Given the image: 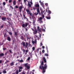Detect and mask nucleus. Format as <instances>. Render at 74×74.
I'll list each match as a JSON object with an SVG mask.
<instances>
[{"label": "nucleus", "mask_w": 74, "mask_h": 74, "mask_svg": "<svg viewBox=\"0 0 74 74\" xmlns=\"http://www.w3.org/2000/svg\"><path fill=\"white\" fill-rule=\"evenodd\" d=\"M47 63H45L44 65V62L42 61L41 64V65L39 66V68L41 70H42V73H45L46 71V69H47Z\"/></svg>", "instance_id": "1"}, {"label": "nucleus", "mask_w": 74, "mask_h": 74, "mask_svg": "<svg viewBox=\"0 0 74 74\" xmlns=\"http://www.w3.org/2000/svg\"><path fill=\"white\" fill-rule=\"evenodd\" d=\"M21 44L23 45V47H25V48H27L28 47V44L27 42H25L24 41L22 42Z\"/></svg>", "instance_id": "2"}, {"label": "nucleus", "mask_w": 74, "mask_h": 74, "mask_svg": "<svg viewBox=\"0 0 74 74\" xmlns=\"http://www.w3.org/2000/svg\"><path fill=\"white\" fill-rule=\"evenodd\" d=\"M42 17H40L38 18V21H39L40 23H43V21H42Z\"/></svg>", "instance_id": "3"}, {"label": "nucleus", "mask_w": 74, "mask_h": 74, "mask_svg": "<svg viewBox=\"0 0 74 74\" xmlns=\"http://www.w3.org/2000/svg\"><path fill=\"white\" fill-rule=\"evenodd\" d=\"M26 11L27 12V14H29L30 15H32L29 9H27L26 10Z\"/></svg>", "instance_id": "4"}, {"label": "nucleus", "mask_w": 74, "mask_h": 74, "mask_svg": "<svg viewBox=\"0 0 74 74\" xmlns=\"http://www.w3.org/2000/svg\"><path fill=\"white\" fill-rule=\"evenodd\" d=\"M32 43L33 44H37V39H35L34 41L32 40Z\"/></svg>", "instance_id": "5"}, {"label": "nucleus", "mask_w": 74, "mask_h": 74, "mask_svg": "<svg viewBox=\"0 0 74 74\" xmlns=\"http://www.w3.org/2000/svg\"><path fill=\"white\" fill-rule=\"evenodd\" d=\"M35 6L36 8H40V5L38 4H36L35 5Z\"/></svg>", "instance_id": "6"}, {"label": "nucleus", "mask_w": 74, "mask_h": 74, "mask_svg": "<svg viewBox=\"0 0 74 74\" xmlns=\"http://www.w3.org/2000/svg\"><path fill=\"white\" fill-rule=\"evenodd\" d=\"M2 20L3 21H5V20H7V18L5 17H2Z\"/></svg>", "instance_id": "7"}, {"label": "nucleus", "mask_w": 74, "mask_h": 74, "mask_svg": "<svg viewBox=\"0 0 74 74\" xmlns=\"http://www.w3.org/2000/svg\"><path fill=\"white\" fill-rule=\"evenodd\" d=\"M37 29L39 32H41V30L40 29V27H39V26H38L37 27Z\"/></svg>", "instance_id": "8"}, {"label": "nucleus", "mask_w": 74, "mask_h": 74, "mask_svg": "<svg viewBox=\"0 0 74 74\" xmlns=\"http://www.w3.org/2000/svg\"><path fill=\"white\" fill-rule=\"evenodd\" d=\"M40 8H37V13L38 14H39V15L41 14L40 13V10H39Z\"/></svg>", "instance_id": "9"}, {"label": "nucleus", "mask_w": 74, "mask_h": 74, "mask_svg": "<svg viewBox=\"0 0 74 74\" xmlns=\"http://www.w3.org/2000/svg\"><path fill=\"white\" fill-rule=\"evenodd\" d=\"M33 33L34 34H36L37 33V30L36 29H35V30L33 32Z\"/></svg>", "instance_id": "10"}, {"label": "nucleus", "mask_w": 74, "mask_h": 74, "mask_svg": "<svg viewBox=\"0 0 74 74\" xmlns=\"http://www.w3.org/2000/svg\"><path fill=\"white\" fill-rule=\"evenodd\" d=\"M45 27L44 26L42 27V32H45Z\"/></svg>", "instance_id": "11"}, {"label": "nucleus", "mask_w": 74, "mask_h": 74, "mask_svg": "<svg viewBox=\"0 0 74 74\" xmlns=\"http://www.w3.org/2000/svg\"><path fill=\"white\" fill-rule=\"evenodd\" d=\"M46 18L47 19H51V16H50V15H48V16H46Z\"/></svg>", "instance_id": "12"}, {"label": "nucleus", "mask_w": 74, "mask_h": 74, "mask_svg": "<svg viewBox=\"0 0 74 74\" xmlns=\"http://www.w3.org/2000/svg\"><path fill=\"white\" fill-rule=\"evenodd\" d=\"M10 66H13L14 65V62H12L10 64Z\"/></svg>", "instance_id": "13"}, {"label": "nucleus", "mask_w": 74, "mask_h": 74, "mask_svg": "<svg viewBox=\"0 0 74 74\" xmlns=\"http://www.w3.org/2000/svg\"><path fill=\"white\" fill-rule=\"evenodd\" d=\"M14 36L15 37H16L17 36H18V32H15V34H14Z\"/></svg>", "instance_id": "14"}, {"label": "nucleus", "mask_w": 74, "mask_h": 74, "mask_svg": "<svg viewBox=\"0 0 74 74\" xmlns=\"http://www.w3.org/2000/svg\"><path fill=\"white\" fill-rule=\"evenodd\" d=\"M7 40H8L9 41H11V38H10V37L9 36L7 37Z\"/></svg>", "instance_id": "15"}, {"label": "nucleus", "mask_w": 74, "mask_h": 74, "mask_svg": "<svg viewBox=\"0 0 74 74\" xmlns=\"http://www.w3.org/2000/svg\"><path fill=\"white\" fill-rule=\"evenodd\" d=\"M43 60L44 62V63H46L47 62V60H46V59L45 57L43 58Z\"/></svg>", "instance_id": "16"}, {"label": "nucleus", "mask_w": 74, "mask_h": 74, "mask_svg": "<svg viewBox=\"0 0 74 74\" xmlns=\"http://www.w3.org/2000/svg\"><path fill=\"white\" fill-rule=\"evenodd\" d=\"M4 54L3 53H0V57H1V56H4Z\"/></svg>", "instance_id": "17"}, {"label": "nucleus", "mask_w": 74, "mask_h": 74, "mask_svg": "<svg viewBox=\"0 0 74 74\" xmlns=\"http://www.w3.org/2000/svg\"><path fill=\"white\" fill-rule=\"evenodd\" d=\"M21 38L22 39V40H24L25 38H24V37L23 36H21Z\"/></svg>", "instance_id": "18"}, {"label": "nucleus", "mask_w": 74, "mask_h": 74, "mask_svg": "<svg viewBox=\"0 0 74 74\" xmlns=\"http://www.w3.org/2000/svg\"><path fill=\"white\" fill-rule=\"evenodd\" d=\"M28 5L29 7H31L32 5H31V4H30V2H28Z\"/></svg>", "instance_id": "19"}, {"label": "nucleus", "mask_w": 74, "mask_h": 74, "mask_svg": "<svg viewBox=\"0 0 74 74\" xmlns=\"http://www.w3.org/2000/svg\"><path fill=\"white\" fill-rule=\"evenodd\" d=\"M16 1L14 0L13 2V4L14 5H16Z\"/></svg>", "instance_id": "20"}, {"label": "nucleus", "mask_w": 74, "mask_h": 74, "mask_svg": "<svg viewBox=\"0 0 74 74\" xmlns=\"http://www.w3.org/2000/svg\"><path fill=\"white\" fill-rule=\"evenodd\" d=\"M18 62H19L20 63H22V62H23V60H18Z\"/></svg>", "instance_id": "21"}, {"label": "nucleus", "mask_w": 74, "mask_h": 74, "mask_svg": "<svg viewBox=\"0 0 74 74\" xmlns=\"http://www.w3.org/2000/svg\"><path fill=\"white\" fill-rule=\"evenodd\" d=\"M15 73L16 74H18V73H19V71H18V70L17 69L16 70Z\"/></svg>", "instance_id": "22"}, {"label": "nucleus", "mask_w": 74, "mask_h": 74, "mask_svg": "<svg viewBox=\"0 0 74 74\" xmlns=\"http://www.w3.org/2000/svg\"><path fill=\"white\" fill-rule=\"evenodd\" d=\"M48 15H49V14H51V11L49 10H48Z\"/></svg>", "instance_id": "23"}, {"label": "nucleus", "mask_w": 74, "mask_h": 74, "mask_svg": "<svg viewBox=\"0 0 74 74\" xmlns=\"http://www.w3.org/2000/svg\"><path fill=\"white\" fill-rule=\"evenodd\" d=\"M29 51V50H25V55H27V53L28 52V51Z\"/></svg>", "instance_id": "24"}, {"label": "nucleus", "mask_w": 74, "mask_h": 74, "mask_svg": "<svg viewBox=\"0 0 74 74\" xmlns=\"http://www.w3.org/2000/svg\"><path fill=\"white\" fill-rule=\"evenodd\" d=\"M27 64H28V63H27L25 64H24V66H25V67H27V66H28Z\"/></svg>", "instance_id": "25"}, {"label": "nucleus", "mask_w": 74, "mask_h": 74, "mask_svg": "<svg viewBox=\"0 0 74 74\" xmlns=\"http://www.w3.org/2000/svg\"><path fill=\"white\" fill-rule=\"evenodd\" d=\"M19 69H20V70H22V69H23V67L19 66Z\"/></svg>", "instance_id": "26"}, {"label": "nucleus", "mask_w": 74, "mask_h": 74, "mask_svg": "<svg viewBox=\"0 0 74 74\" xmlns=\"http://www.w3.org/2000/svg\"><path fill=\"white\" fill-rule=\"evenodd\" d=\"M38 14L37 12H36L34 13V15H35V16H37V15H38Z\"/></svg>", "instance_id": "27"}, {"label": "nucleus", "mask_w": 74, "mask_h": 74, "mask_svg": "<svg viewBox=\"0 0 74 74\" xmlns=\"http://www.w3.org/2000/svg\"><path fill=\"white\" fill-rule=\"evenodd\" d=\"M2 73H3V74H5V73H7V71H5V70L3 71L2 72Z\"/></svg>", "instance_id": "28"}, {"label": "nucleus", "mask_w": 74, "mask_h": 74, "mask_svg": "<svg viewBox=\"0 0 74 74\" xmlns=\"http://www.w3.org/2000/svg\"><path fill=\"white\" fill-rule=\"evenodd\" d=\"M28 25V23H26L25 25V27H27Z\"/></svg>", "instance_id": "29"}, {"label": "nucleus", "mask_w": 74, "mask_h": 74, "mask_svg": "<svg viewBox=\"0 0 74 74\" xmlns=\"http://www.w3.org/2000/svg\"><path fill=\"white\" fill-rule=\"evenodd\" d=\"M8 62H10L9 60H7L6 61V62H5V64H7V63H8Z\"/></svg>", "instance_id": "30"}, {"label": "nucleus", "mask_w": 74, "mask_h": 74, "mask_svg": "<svg viewBox=\"0 0 74 74\" xmlns=\"http://www.w3.org/2000/svg\"><path fill=\"white\" fill-rule=\"evenodd\" d=\"M27 69H30V67L28 65L27 67Z\"/></svg>", "instance_id": "31"}, {"label": "nucleus", "mask_w": 74, "mask_h": 74, "mask_svg": "<svg viewBox=\"0 0 74 74\" xmlns=\"http://www.w3.org/2000/svg\"><path fill=\"white\" fill-rule=\"evenodd\" d=\"M9 34L11 36H12V32H9Z\"/></svg>", "instance_id": "32"}, {"label": "nucleus", "mask_w": 74, "mask_h": 74, "mask_svg": "<svg viewBox=\"0 0 74 74\" xmlns=\"http://www.w3.org/2000/svg\"><path fill=\"white\" fill-rule=\"evenodd\" d=\"M22 26L23 27H25V25L24 24H23Z\"/></svg>", "instance_id": "33"}, {"label": "nucleus", "mask_w": 74, "mask_h": 74, "mask_svg": "<svg viewBox=\"0 0 74 74\" xmlns=\"http://www.w3.org/2000/svg\"><path fill=\"white\" fill-rule=\"evenodd\" d=\"M31 58L30 57H29L27 59V60H30V59Z\"/></svg>", "instance_id": "34"}, {"label": "nucleus", "mask_w": 74, "mask_h": 74, "mask_svg": "<svg viewBox=\"0 0 74 74\" xmlns=\"http://www.w3.org/2000/svg\"><path fill=\"white\" fill-rule=\"evenodd\" d=\"M19 9L20 10H22V6H20L19 7Z\"/></svg>", "instance_id": "35"}, {"label": "nucleus", "mask_w": 74, "mask_h": 74, "mask_svg": "<svg viewBox=\"0 0 74 74\" xmlns=\"http://www.w3.org/2000/svg\"><path fill=\"white\" fill-rule=\"evenodd\" d=\"M4 27V24H3V25H1V28H3V27Z\"/></svg>", "instance_id": "36"}, {"label": "nucleus", "mask_w": 74, "mask_h": 74, "mask_svg": "<svg viewBox=\"0 0 74 74\" xmlns=\"http://www.w3.org/2000/svg\"><path fill=\"white\" fill-rule=\"evenodd\" d=\"M32 50H33V51H34L35 50V47H34L32 48Z\"/></svg>", "instance_id": "37"}, {"label": "nucleus", "mask_w": 74, "mask_h": 74, "mask_svg": "<svg viewBox=\"0 0 74 74\" xmlns=\"http://www.w3.org/2000/svg\"><path fill=\"white\" fill-rule=\"evenodd\" d=\"M26 1H27V0H24V3L25 4H26Z\"/></svg>", "instance_id": "38"}, {"label": "nucleus", "mask_w": 74, "mask_h": 74, "mask_svg": "<svg viewBox=\"0 0 74 74\" xmlns=\"http://www.w3.org/2000/svg\"><path fill=\"white\" fill-rule=\"evenodd\" d=\"M22 71V69H18V72L19 73H20V72H21V71Z\"/></svg>", "instance_id": "39"}, {"label": "nucleus", "mask_w": 74, "mask_h": 74, "mask_svg": "<svg viewBox=\"0 0 74 74\" xmlns=\"http://www.w3.org/2000/svg\"><path fill=\"white\" fill-rule=\"evenodd\" d=\"M6 3L5 2H4L3 3V5H5L6 4Z\"/></svg>", "instance_id": "40"}, {"label": "nucleus", "mask_w": 74, "mask_h": 74, "mask_svg": "<svg viewBox=\"0 0 74 74\" xmlns=\"http://www.w3.org/2000/svg\"><path fill=\"white\" fill-rule=\"evenodd\" d=\"M9 52H10V53H12V50H9Z\"/></svg>", "instance_id": "41"}, {"label": "nucleus", "mask_w": 74, "mask_h": 74, "mask_svg": "<svg viewBox=\"0 0 74 74\" xmlns=\"http://www.w3.org/2000/svg\"><path fill=\"white\" fill-rule=\"evenodd\" d=\"M11 2H12V0H9V3H11Z\"/></svg>", "instance_id": "42"}, {"label": "nucleus", "mask_w": 74, "mask_h": 74, "mask_svg": "<svg viewBox=\"0 0 74 74\" xmlns=\"http://www.w3.org/2000/svg\"><path fill=\"white\" fill-rule=\"evenodd\" d=\"M45 56H48V54L47 53H45Z\"/></svg>", "instance_id": "43"}, {"label": "nucleus", "mask_w": 74, "mask_h": 74, "mask_svg": "<svg viewBox=\"0 0 74 74\" xmlns=\"http://www.w3.org/2000/svg\"><path fill=\"white\" fill-rule=\"evenodd\" d=\"M3 49L4 51V50H6V49H7V48H6L5 47L3 48Z\"/></svg>", "instance_id": "44"}, {"label": "nucleus", "mask_w": 74, "mask_h": 74, "mask_svg": "<svg viewBox=\"0 0 74 74\" xmlns=\"http://www.w3.org/2000/svg\"><path fill=\"white\" fill-rule=\"evenodd\" d=\"M42 53H44V52H45V50H44V49H43L42 50Z\"/></svg>", "instance_id": "45"}, {"label": "nucleus", "mask_w": 74, "mask_h": 74, "mask_svg": "<svg viewBox=\"0 0 74 74\" xmlns=\"http://www.w3.org/2000/svg\"><path fill=\"white\" fill-rule=\"evenodd\" d=\"M15 8H16V9L18 8V6L17 5H16V6H15Z\"/></svg>", "instance_id": "46"}, {"label": "nucleus", "mask_w": 74, "mask_h": 74, "mask_svg": "<svg viewBox=\"0 0 74 74\" xmlns=\"http://www.w3.org/2000/svg\"><path fill=\"white\" fill-rule=\"evenodd\" d=\"M46 48L48 53V47L47 46H46Z\"/></svg>", "instance_id": "47"}, {"label": "nucleus", "mask_w": 74, "mask_h": 74, "mask_svg": "<svg viewBox=\"0 0 74 74\" xmlns=\"http://www.w3.org/2000/svg\"><path fill=\"white\" fill-rule=\"evenodd\" d=\"M33 24H35V20H33Z\"/></svg>", "instance_id": "48"}, {"label": "nucleus", "mask_w": 74, "mask_h": 74, "mask_svg": "<svg viewBox=\"0 0 74 74\" xmlns=\"http://www.w3.org/2000/svg\"><path fill=\"white\" fill-rule=\"evenodd\" d=\"M4 37H7V34L5 33L4 35Z\"/></svg>", "instance_id": "49"}, {"label": "nucleus", "mask_w": 74, "mask_h": 74, "mask_svg": "<svg viewBox=\"0 0 74 74\" xmlns=\"http://www.w3.org/2000/svg\"><path fill=\"white\" fill-rule=\"evenodd\" d=\"M45 5H46V6H47L48 7V3H45Z\"/></svg>", "instance_id": "50"}, {"label": "nucleus", "mask_w": 74, "mask_h": 74, "mask_svg": "<svg viewBox=\"0 0 74 74\" xmlns=\"http://www.w3.org/2000/svg\"><path fill=\"white\" fill-rule=\"evenodd\" d=\"M42 18H44V17H45V16H44V15L43 14L42 15Z\"/></svg>", "instance_id": "51"}, {"label": "nucleus", "mask_w": 74, "mask_h": 74, "mask_svg": "<svg viewBox=\"0 0 74 74\" xmlns=\"http://www.w3.org/2000/svg\"><path fill=\"white\" fill-rule=\"evenodd\" d=\"M45 12V10H44V11H43V12H41V14H43V12Z\"/></svg>", "instance_id": "52"}, {"label": "nucleus", "mask_w": 74, "mask_h": 74, "mask_svg": "<svg viewBox=\"0 0 74 74\" xmlns=\"http://www.w3.org/2000/svg\"><path fill=\"white\" fill-rule=\"evenodd\" d=\"M2 60H0V63L1 64V63H2Z\"/></svg>", "instance_id": "53"}, {"label": "nucleus", "mask_w": 74, "mask_h": 74, "mask_svg": "<svg viewBox=\"0 0 74 74\" xmlns=\"http://www.w3.org/2000/svg\"><path fill=\"white\" fill-rule=\"evenodd\" d=\"M23 52L24 53L25 52L26 50L24 49H23Z\"/></svg>", "instance_id": "54"}, {"label": "nucleus", "mask_w": 74, "mask_h": 74, "mask_svg": "<svg viewBox=\"0 0 74 74\" xmlns=\"http://www.w3.org/2000/svg\"><path fill=\"white\" fill-rule=\"evenodd\" d=\"M24 18L25 19H27V20H28V19L26 17H24Z\"/></svg>", "instance_id": "55"}, {"label": "nucleus", "mask_w": 74, "mask_h": 74, "mask_svg": "<svg viewBox=\"0 0 74 74\" xmlns=\"http://www.w3.org/2000/svg\"><path fill=\"white\" fill-rule=\"evenodd\" d=\"M8 23H9V24H10V25H11V23L10 22V21H8Z\"/></svg>", "instance_id": "56"}, {"label": "nucleus", "mask_w": 74, "mask_h": 74, "mask_svg": "<svg viewBox=\"0 0 74 74\" xmlns=\"http://www.w3.org/2000/svg\"><path fill=\"white\" fill-rule=\"evenodd\" d=\"M40 45H41V46H42V42H40Z\"/></svg>", "instance_id": "57"}, {"label": "nucleus", "mask_w": 74, "mask_h": 74, "mask_svg": "<svg viewBox=\"0 0 74 74\" xmlns=\"http://www.w3.org/2000/svg\"><path fill=\"white\" fill-rule=\"evenodd\" d=\"M40 49V48H38V49H37V52H38V51H39V49Z\"/></svg>", "instance_id": "58"}, {"label": "nucleus", "mask_w": 74, "mask_h": 74, "mask_svg": "<svg viewBox=\"0 0 74 74\" xmlns=\"http://www.w3.org/2000/svg\"><path fill=\"white\" fill-rule=\"evenodd\" d=\"M21 11H22V9H19V11L20 12H21Z\"/></svg>", "instance_id": "59"}, {"label": "nucleus", "mask_w": 74, "mask_h": 74, "mask_svg": "<svg viewBox=\"0 0 74 74\" xmlns=\"http://www.w3.org/2000/svg\"><path fill=\"white\" fill-rule=\"evenodd\" d=\"M42 49H44L45 48V47L44 46H42Z\"/></svg>", "instance_id": "60"}, {"label": "nucleus", "mask_w": 74, "mask_h": 74, "mask_svg": "<svg viewBox=\"0 0 74 74\" xmlns=\"http://www.w3.org/2000/svg\"><path fill=\"white\" fill-rule=\"evenodd\" d=\"M41 53H42L41 51H40L39 53L40 55H41Z\"/></svg>", "instance_id": "61"}, {"label": "nucleus", "mask_w": 74, "mask_h": 74, "mask_svg": "<svg viewBox=\"0 0 74 74\" xmlns=\"http://www.w3.org/2000/svg\"><path fill=\"white\" fill-rule=\"evenodd\" d=\"M27 40H28H28H30V39L29 37H27Z\"/></svg>", "instance_id": "62"}, {"label": "nucleus", "mask_w": 74, "mask_h": 74, "mask_svg": "<svg viewBox=\"0 0 74 74\" xmlns=\"http://www.w3.org/2000/svg\"><path fill=\"white\" fill-rule=\"evenodd\" d=\"M22 74H25V72H22Z\"/></svg>", "instance_id": "63"}, {"label": "nucleus", "mask_w": 74, "mask_h": 74, "mask_svg": "<svg viewBox=\"0 0 74 74\" xmlns=\"http://www.w3.org/2000/svg\"><path fill=\"white\" fill-rule=\"evenodd\" d=\"M12 14H9V16H12Z\"/></svg>", "instance_id": "64"}]
</instances>
